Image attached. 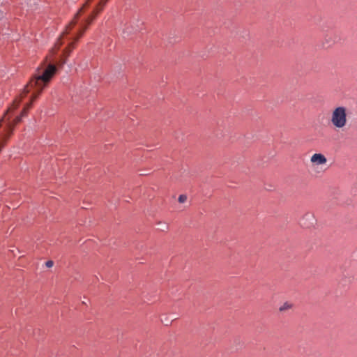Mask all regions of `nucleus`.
<instances>
[{
	"label": "nucleus",
	"mask_w": 357,
	"mask_h": 357,
	"mask_svg": "<svg viewBox=\"0 0 357 357\" xmlns=\"http://www.w3.org/2000/svg\"><path fill=\"white\" fill-rule=\"evenodd\" d=\"M108 1L109 0H100L98 4L93 10L92 13L86 19L84 24H83L82 27L79 29L77 36L74 39V41L71 42L68 45V46L65 49V52L67 54L68 56L75 47V44L79 40V38L84 35V32L88 29L89 26L94 21L98 15L100 13L102 10L104 9L105 6L106 5Z\"/></svg>",
	"instance_id": "nucleus-1"
},
{
	"label": "nucleus",
	"mask_w": 357,
	"mask_h": 357,
	"mask_svg": "<svg viewBox=\"0 0 357 357\" xmlns=\"http://www.w3.org/2000/svg\"><path fill=\"white\" fill-rule=\"evenodd\" d=\"M331 121L335 128L342 129L347 125V109L340 106L336 107L332 112Z\"/></svg>",
	"instance_id": "nucleus-2"
},
{
	"label": "nucleus",
	"mask_w": 357,
	"mask_h": 357,
	"mask_svg": "<svg viewBox=\"0 0 357 357\" xmlns=\"http://www.w3.org/2000/svg\"><path fill=\"white\" fill-rule=\"evenodd\" d=\"M310 161L316 165H319L326 163L327 160L326 158L323 154L314 153L311 157Z\"/></svg>",
	"instance_id": "nucleus-3"
},
{
	"label": "nucleus",
	"mask_w": 357,
	"mask_h": 357,
	"mask_svg": "<svg viewBox=\"0 0 357 357\" xmlns=\"http://www.w3.org/2000/svg\"><path fill=\"white\" fill-rule=\"evenodd\" d=\"M79 12L76 14L75 19L73 20L66 26V31L63 32V34H68L69 31L73 29V27L76 24Z\"/></svg>",
	"instance_id": "nucleus-4"
},
{
	"label": "nucleus",
	"mask_w": 357,
	"mask_h": 357,
	"mask_svg": "<svg viewBox=\"0 0 357 357\" xmlns=\"http://www.w3.org/2000/svg\"><path fill=\"white\" fill-rule=\"evenodd\" d=\"M291 307H292V304H291L289 302H285L279 307V310L280 312H283L285 310H288L291 309Z\"/></svg>",
	"instance_id": "nucleus-5"
},
{
	"label": "nucleus",
	"mask_w": 357,
	"mask_h": 357,
	"mask_svg": "<svg viewBox=\"0 0 357 357\" xmlns=\"http://www.w3.org/2000/svg\"><path fill=\"white\" fill-rule=\"evenodd\" d=\"M180 203H184L187 200V196L185 195H181L178 199Z\"/></svg>",
	"instance_id": "nucleus-6"
},
{
	"label": "nucleus",
	"mask_w": 357,
	"mask_h": 357,
	"mask_svg": "<svg viewBox=\"0 0 357 357\" xmlns=\"http://www.w3.org/2000/svg\"><path fill=\"white\" fill-rule=\"evenodd\" d=\"M53 264H54V263H53V261H51V260L47 261L46 262V266H47V267H49V268H50V267L53 266Z\"/></svg>",
	"instance_id": "nucleus-7"
},
{
	"label": "nucleus",
	"mask_w": 357,
	"mask_h": 357,
	"mask_svg": "<svg viewBox=\"0 0 357 357\" xmlns=\"http://www.w3.org/2000/svg\"><path fill=\"white\" fill-rule=\"evenodd\" d=\"M90 1H91V0H88V1H87V3H89Z\"/></svg>",
	"instance_id": "nucleus-8"
}]
</instances>
